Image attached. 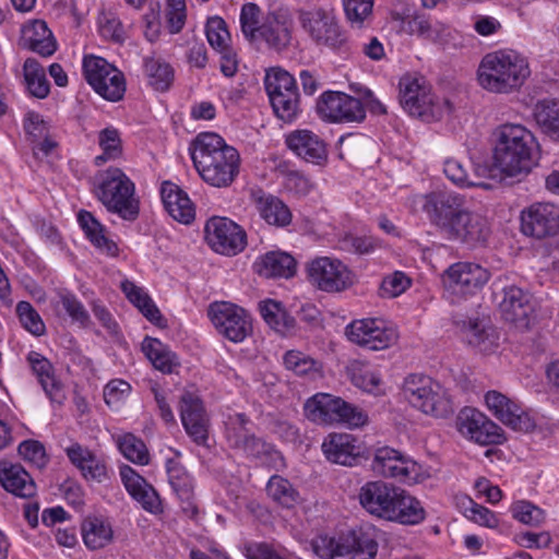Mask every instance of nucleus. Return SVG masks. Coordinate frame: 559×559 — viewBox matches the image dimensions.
Wrapping results in <instances>:
<instances>
[{
  "label": "nucleus",
  "mask_w": 559,
  "mask_h": 559,
  "mask_svg": "<svg viewBox=\"0 0 559 559\" xmlns=\"http://www.w3.org/2000/svg\"><path fill=\"white\" fill-rule=\"evenodd\" d=\"M423 210L444 239L469 247L484 243L489 234L487 219L466 206L455 192H432L424 197Z\"/></svg>",
  "instance_id": "obj_1"
},
{
  "label": "nucleus",
  "mask_w": 559,
  "mask_h": 559,
  "mask_svg": "<svg viewBox=\"0 0 559 559\" xmlns=\"http://www.w3.org/2000/svg\"><path fill=\"white\" fill-rule=\"evenodd\" d=\"M193 165L200 177L215 188L229 187L240 170V155L214 132H202L190 147Z\"/></svg>",
  "instance_id": "obj_2"
},
{
  "label": "nucleus",
  "mask_w": 559,
  "mask_h": 559,
  "mask_svg": "<svg viewBox=\"0 0 559 559\" xmlns=\"http://www.w3.org/2000/svg\"><path fill=\"white\" fill-rule=\"evenodd\" d=\"M492 165L504 177L527 175L537 162L539 143L522 124L504 123L495 131Z\"/></svg>",
  "instance_id": "obj_3"
},
{
  "label": "nucleus",
  "mask_w": 559,
  "mask_h": 559,
  "mask_svg": "<svg viewBox=\"0 0 559 559\" xmlns=\"http://www.w3.org/2000/svg\"><path fill=\"white\" fill-rule=\"evenodd\" d=\"M531 76L528 59L518 50L501 48L486 53L477 68L478 85L488 93L509 95Z\"/></svg>",
  "instance_id": "obj_4"
},
{
  "label": "nucleus",
  "mask_w": 559,
  "mask_h": 559,
  "mask_svg": "<svg viewBox=\"0 0 559 559\" xmlns=\"http://www.w3.org/2000/svg\"><path fill=\"white\" fill-rule=\"evenodd\" d=\"M297 19L309 40L320 49H328L343 58L352 52L347 32L333 10L313 5L298 10Z\"/></svg>",
  "instance_id": "obj_5"
},
{
  "label": "nucleus",
  "mask_w": 559,
  "mask_h": 559,
  "mask_svg": "<svg viewBox=\"0 0 559 559\" xmlns=\"http://www.w3.org/2000/svg\"><path fill=\"white\" fill-rule=\"evenodd\" d=\"M95 194L109 213L133 222L140 214V200L135 185L130 177L118 167H109L96 176Z\"/></svg>",
  "instance_id": "obj_6"
},
{
  "label": "nucleus",
  "mask_w": 559,
  "mask_h": 559,
  "mask_svg": "<svg viewBox=\"0 0 559 559\" xmlns=\"http://www.w3.org/2000/svg\"><path fill=\"white\" fill-rule=\"evenodd\" d=\"M401 394L412 408L426 416L447 418L454 412L449 391L440 382L423 373L405 377Z\"/></svg>",
  "instance_id": "obj_7"
},
{
  "label": "nucleus",
  "mask_w": 559,
  "mask_h": 559,
  "mask_svg": "<svg viewBox=\"0 0 559 559\" xmlns=\"http://www.w3.org/2000/svg\"><path fill=\"white\" fill-rule=\"evenodd\" d=\"M304 411L305 416L318 425H346L349 428H359L368 423L365 411L330 393H316L306 401Z\"/></svg>",
  "instance_id": "obj_8"
},
{
  "label": "nucleus",
  "mask_w": 559,
  "mask_h": 559,
  "mask_svg": "<svg viewBox=\"0 0 559 559\" xmlns=\"http://www.w3.org/2000/svg\"><path fill=\"white\" fill-rule=\"evenodd\" d=\"M251 421L242 413L228 415L225 420V438L231 448L241 450L248 456L259 459L275 469L285 466V461L280 451L272 444L257 438L247 427Z\"/></svg>",
  "instance_id": "obj_9"
},
{
  "label": "nucleus",
  "mask_w": 559,
  "mask_h": 559,
  "mask_svg": "<svg viewBox=\"0 0 559 559\" xmlns=\"http://www.w3.org/2000/svg\"><path fill=\"white\" fill-rule=\"evenodd\" d=\"M490 278V272L479 263L459 261L441 275V283L451 302H461L478 294Z\"/></svg>",
  "instance_id": "obj_10"
},
{
  "label": "nucleus",
  "mask_w": 559,
  "mask_h": 559,
  "mask_svg": "<svg viewBox=\"0 0 559 559\" xmlns=\"http://www.w3.org/2000/svg\"><path fill=\"white\" fill-rule=\"evenodd\" d=\"M82 74L86 83L108 102L122 99L127 82L124 74L105 58L90 53L82 59Z\"/></svg>",
  "instance_id": "obj_11"
},
{
  "label": "nucleus",
  "mask_w": 559,
  "mask_h": 559,
  "mask_svg": "<svg viewBox=\"0 0 559 559\" xmlns=\"http://www.w3.org/2000/svg\"><path fill=\"white\" fill-rule=\"evenodd\" d=\"M399 85L401 105L411 116L427 121L441 118L448 104L431 93L424 78L405 75Z\"/></svg>",
  "instance_id": "obj_12"
},
{
  "label": "nucleus",
  "mask_w": 559,
  "mask_h": 559,
  "mask_svg": "<svg viewBox=\"0 0 559 559\" xmlns=\"http://www.w3.org/2000/svg\"><path fill=\"white\" fill-rule=\"evenodd\" d=\"M371 467L376 474L406 485L418 484L429 477V472L423 465L390 447L376 451Z\"/></svg>",
  "instance_id": "obj_13"
},
{
  "label": "nucleus",
  "mask_w": 559,
  "mask_h": 559,
  "mask_svg": "<svg viewBox=\"0 0 559 559\" xmlns=\"http://www.w3.org/2000/svg\"><path fill=\"white\" fill-rule=\"evenodd\" d=\"M207 316L217 332L233 343H241L252 334V318L242 307L229 301L212 302Z\"/></svg>",
  "instance_id": "obj_14"
},
{
  "label": "nucleus",
  "mask_w": 559,
  "mask_h": 559,
  "mask_svg": "<svg viewBox=\"0 0 559 559\" xmlns=\"http://www.w3.org/2000/svg\"><path fill=\"white\" fill-rule=\"evenodd\" d=\"M265 91L276 116L293 120L298 112V92L294 76L281 68L270 69L264 79Z\"/></svg>",
  "instance_id": "obj_15"
},
{
  "label": "nucleus",
  "mask_w": 559,
  "mask_h": 559,
  "mask_svg": "<svg viewBox=\"0 0 559 559\" xmlns=\"http://www.w3.org/2000/svg\"><path fill=\"white\" fill-rule=\"evenodd\" d=\"M345 334L352 343L371 350L389 348L399 338L396 329L381 318L354 320L346 325Z\"/></svg>",
  "instance_id": "obj_16"
},
{
  "label": "nucleus",
  "mask_w": 559,
  "mask_h": 559,
  "mask_svg": "<svg viewBox=\"0 0 559 559\" xmlns=\"http://www.w3.org/2000/svg\"><path fill=\"white\" fill-rule=\"evenodd\" d=\"M310 283L326 293H340L354 283V274L341 260L331 257H317L307 264Z\"/></svg>",
  "instance_id": "obj_17"
},
{
  "label": "nucleus",
  "mask_w": 559,
  "mask_h": 559,
  "mask_svg": "<svg viewBox=\"0 0 559 559\" xmlns=\"http://www.w3.org/2000/svg\"><path fill=\"white\" fill-rule=\"evenodd\" d=\"M455 427L463 438L480 445L501 444L504 441L502 429L474 407L460 411Z\"/></svg>",
  "instance_id": "obj_18"
},
{
  "label": "nucleus",
  "mask_w": 559,
  "mask_h": 559,
  "mask_svg": "<svg viewBox=\"0 0 559 559\" xmlns=\"http://www.w3.org/2000/svg\"><path fill=\"white\" fill-rule=\"evenodd\" d=\"M317 111L330 122H361L366 117L360 99L342 92H324L318 99Z\"/></svg>",
  "instance_id": "obj_19"
},
{
  "label": "nucleus",
  "mask_w": 559,
  "mask_h": 559,
  "mask_svg": "<svg viewBox=\"0 0 559 559\" xmlns=\"http://www.w3.org/2000/svg\"><path fill=\"white\" fill-rule=\"evenodd\" d=\"M379 530L374 526L353 532L335 542L330 540V559H373L379 548Z\"/></svg>",
  "instance_id": "obj_20"
},
{
  "label": "nucleus",
  "mask_w": 559,
  "mask_h": 559,
  "mask_svg": "<svg viewBox=\"0 0 559 559\" xmlns=\"http://www.w3.org/2000/svg\"><path fill=\"white\" fill-rule=\"evenodd\" d=\"M205 239L216 252L234 255L246 247V233L226 217H212L205 224Z\"/></svg>",
  "instance_id": "obj_21"
},
{
  "label": "nucleus",
  "mask_w": 559,
  "mask_h": 559,
  "mask_svg": "<svg viewBox=\"0 0 559 559\" xmlns=\"http://www.w3.org/2000/svg\"><path fill=\"white\" fill-rule=\"evenodd\" d=\"M484 400L487 409L503 425L524 432L534 429V418L516 401L496 390L488 391Z\"/></svg>",
  "instance_id": "obj_22"
},
{
  "label": "nucleus",
  "mask_w": 559,
  "mask_h": 559,
  "mask_svg": "<svg viewBox=\"0 0 559 559\" xmlns=\"http://www.w3.org/2000/svg\"><path fill=\"white\" fill-rule=\"evenodd\" d=\"M71 464L88 483L103 484L110 480L111 469L104 455H98L87 447L74 442L64 449Z\"/></svg>",
  "instance_id": "obj_23"
},
{
  "label": "nucleus",
  "mask_w": 559,
  "mask_h": 559,
  "mask_svg": "<svg viewBox=\"0 0 559 559\" xmlns=\"http://www.w3.org/2000/svg\"><path fill=\"white\" fill-rule=\"evenodd\" d=\"M121 483L129 496L150 514L159 515L164 504L157 490L130 465L119 466Z\"/></svg>",
  "instance_id": "obj_24"
},
{
  "label": "nucleus",
  "mask_w": 559,
  "mask_h": 559,
  "mask_svg": "<svg viewBox=\"0 0 559 559\" xmlns=\"http://www.w3.org/2000/svg\"><path fill=\"white\" fill-rule=\"evenodd\" d=\"M521 230L527 236L543 238L559 233V206L534 203L521 213Z\"/></svg>",
  "instance_id": "obj_25"
},
{
  "label": "nucleus",
  "mask_w": 559,
  "mask_h": 559,
  "mask_svg": "<svg viewBox=\"0 0 559 559\" xmlns=\"http://www.w3.org/2000/svg\"><path fill=\"white\" fill-rule=\"evenodd\" d=\"M180 419L187 435L199 445L209 439L210 419L202 400L194 393L186 392L180 399Z\"/></svg>",
  "instance_id": "obj_26"
},
{
  "label": "nucleus",
  "mask_w": 559,
  "mask_h": 559,
  "mask_svg": "<svg viewBox=\"0 0 559 559\" xmlns=\"http://www.w3.org/2000/svg\"><path fill=\"white\" fill-rule=\"evenodd\" d=\"M292 39V17L287 9L269 11L262 19L257 41H264L270 48L282 50Z\"/></svg>",
  "instance_id": "obj_27"
},
{
  "label": "nucleus",
  "mask_w": 559,
  "mask_h": 559,
  "mask_svg": "<svg viewBox=\"0 0 559 559\" xmlns=\"http://www.w3.org/2000/svg\"><path fill=\"white\" fill-rule=\"evenodd\" d=\"M397 489V486L383 480H370L359 488L357 498L368 514L383 520Z\"/></svg>",
  "instance_id": "obj_28"
},
{
  "label": "nucleus",
  "mask_w": 559,
  "mask_h": 559,
  "mask_svg": "<svg viewBox=\"0 0 559 559\" xmlns=\"http://www.w3.org/2000/svg\"><path fill=\"white\" fill-rule=\"evenodd\" d=\"M531 299V295L518 286L506 287L500 302L503 319L520 330L527 329L534 311Z\"/></svg>",
  "instance_id": "obj_29"
},
{
  "label": "nucleus",
  "mask_w": 559,
  "mask_h": 559,
  "mask_svg": "<svg viewBox=\"0 0 559 559\" xmlns=\"http://www.w3.org/2000/svg\"><path fill=\"white\" fill-rule=\"evenodd\" d=\"M426 510L419 499L399 487L383 521L415 526L424 522Z\"/></svg>",
  "instance_id": "obj_30"
},
{
  "label": "nucleus",
  "mask_w": 559,
  "mask_h": 559,
  "mask_svg": "<svg viewBox=\"0 0 559 559\" xmlns=\"http://www.w3.org/2000/svg\"><path fill=\"white\" fill-rule=\"evenodd\" d=\"M27 361L51 404L62 405L67 397L66 391L62 382L56 376L52 364L37 352H31L27 355Z\"/></svg>",
  "instance_id": "obj_31"
},
{
  "label": "nucleus",
  "mask_w": 559,
  "mask_h": 559,
  "mask_svg": "<svg viewBox=\"0 0 559 559\" xmlns=\"http://www.w3.org/2000/svg\"><path fill=\"white\" fill-rule=\"evenodd\" d=\"M325 457L335 464L353 466L361 454V445L350 433L332 432L322 442Z\"/></svg>",
  "instance_id": "obj_32"
},
{
  "label": "nucleus",
  "mask_w": 559,
  "mask_h": 559,
  "mask_svg": "<svg viewBox=\"0 0 559 559\" xmlns=\"http://www.w3.org/2000/svg\"><path fill=\"white\" fill-rule=\"evenodd\" d=\"M251 201L267 225L283 228L292 223L293 214L280 198L259 189L251 192Z\"/></svg>",
  "instance_id": "obj_33"
},
{
  "label": "nucleus",
  "mask_w": 559,
  "mask_h": 559,
  "mask_svg": "<svg viewBox=\"0 0 559 559\" xmlns=\"http://www.w3.org/2000/svg\"><path fill=\"white\" fill-rule=\"evenodd\" d=\"M287 146L300 158L320 165L328 158L325 143L310 130H296L286 138Z\"/></svg>",
  "instance_id": "obj_34"
},
{
  "label": "nucleus",
  "mask_w": 559,
  "mask_h": 559,
  "mask_svg": "<svg viewBox=\"0 0 559 559\" xmlns=\"http://www.w3.org/2000/svg\"><path fill=\"white\" fill-rule=\"evenodd\" d=\"M347 373L357 389L373 396L386 394V383L380 367L367 361L354 360L347 367Z\"/></svg>",
  "instance_id": "obj_35"
},
{
  "label": "nucleus",
  "mask_w": 559,
  "mask_h": 559,
  "mask_svg": "<svg viewBox=\"0 0 559 559\" xmlns=\"http://www.w3.org/2000/svg\"><path fill=\"white\" fill-rule=\"evenodd\" d=\"M165 467L170 487L181 502L186 504L182 506L183 511L190 512L192 515L195 514L198 512V508L193 503V477L177 459H168Z\"/></svg>",
  "instance_id": "obj_36"
},
{
  "label": "nucleus",
  "mask_w": 559,
  "mask_h": 559,
  "mask_svg": "<svg viewBox=\"0 0 559 559\" xmlns=\"http://www.w3.org/2000/svg\"><path fill=\"white\" fill-rule=\"evenodd\" d=\"M160 197L165 210L174 219L186 225L194 219V205L188 194L177 185L165 181L160 188Z\"/></svg>",
  "instance_id": "obj_37"
},
{
  "label": "nucleus",
  "mask_w": 559,
  "mask_h": 559,
  "mask_svg": "<svg viewBox=\"0 0 559 559\" xmlns=\"http://www.w3.org/2000/svg\"><path fill=\"white\" fill-rule=\"evenodd\" d=\"M22 40L32 51L50 57L57 50V40L44 20H29L22 26Z\"/></svg>",
  "instance_id": "obj_38"
},
{
  "label": "nucleus",
  "mask_w": 559,
  "mask_h": 559,
  "mask_svg": "<svg viewBox=\"0 0 559 559\" xmlns=\"http://www.w3.org/2000/svg\"><path fill=\"white\" fill-rule=\"evenodd\" d=\"M76 218L85 237L100 253L107 257L118 255L117 243L107 236L106 227L91 212L81 210Z\"/></svg>",
  "instance_id": "obj_39"
},
{
  "label": "nucleus",
  "mask_w": 559,
  "mask_h": 559,
  "mask_svg": "<svg viewBox=\"0 0 559 559\" xmlns=\"http://www.w3.org/2000/svg\"><path fill=\"white\" fill-rule=\"evenodd\" d=\"M0 484L5 491L20 498H29L36 492L33 478L19 464L0 462Z\"/></svg>",
  "instance_id": "obj_40"
},
{
  "label": "nucleus",
  "mask_w": 559,
  "mask_h": 559,
  "mask_svg": "<svg viewBox=\"0 0 559 559\" xmlns=\"http://www.w3.org/2000/svg\"><path fill=\"white\" fill-rule=\"evenodd\" d=\"M82 539L90 550L105 548L114 540V528L109 519L90 515L82 523Z\"/></svg>",
  "instance_id": "obj_41"
},
{
  "label": "nucleus",
  "mask_w": 559,
  "mask_h": 559,
  "mask_svg": "<svg viewBox=\"0 0 559 559\" xmlns=\"http://www.w3.org/2000/svg\"><path fill=\"white\" fill-rule=\"evenodd\" d=\"M257 272L265 277L289 278L296 272L295 259L283 251H270L255 262Z\"/></svg>",
  "instance_id": "obj_42"
},
{
  "label": "nucleus",
  "mask_w": 559,
  "mask_h": 559,
  "mask_svg": "<svg viewBox=\"0 0 559 559\" xmlns=\"http://www.w3.org/2000/svg\"><path fill=\"white\" fill-rule=\"evenodd\" d=\"M532 116L540 131L552 140H559V99L546 97L537 100Z\"/></svg>",
  "instance_id": "obj_43"
},
{
  "label": "nucleus",
  "mask_w": 559,
  "mask_h": 559,
  "mask_svg": "<svg viewBox=\"0 0 559 559\" xmlns=\"http://www.w3.org/2000/svg\"><path fill=\"white\" fill-rule=\"evenodd\" d=\"M141 349L153 367L163 373H171L179 366L176 354L158 338L145 336Z\"/></svg>",
  "instance_id": "obj_44"
},
{
  "label": "nucleus",
  "mask_w": 559,
  "mask_h": 559,
  "mask_svg": "<svg viewBox=\"0 0 559 559\" xmlns=\"http://www.w3.org/2000/svg\"><path fill=\"white\" fill-rule=\"evenodd\" d=\"M120 288L126 298L152 323H158L162 314L154 300L150 297L144 287L138 286L134 282L124 280Z\"/></svg>",
  "instance_id": "obj_45"
},
{
  "label": "nucleus",
  "mask_w": 559,
  "mask_h": 559,
  "mask_svg": "<svg viewBox=\"0 0 559 559\" xmlns=\"http://www.w3.org/2000/svg\"><path fill=\"white\" fill-rule=\"evenodd\" d=\"M408 27L412 34L439 45L448 44L451 37L449 25L425 15H415L408 22Z\"/></svg>",
  "instance_id": "obj_46"
},
{
  "label": "nucleus",
  "mask_w": 559,
  "mask_h": 559,
  "mask_svg": "<svg viewBox=\"0 0 559 559\" xmlns=\"http://www.w3.org/2000/svg\"><path fill=\"white\" fill-rule=\"evenodd\" d=\"M259 311L265 323L283 335L289 333L295 326V319L280 301L273 299L262 300L259 304Z\"/></svg>",
  "instance_id": "obj_47"
},
{
  "label": "nucleus",
  "mask_w": 559,
  "mask_h": 559,
  "mask_svg": "<svg viewBox=\"0 0 559 559\" xmlns=\"http://www.w3.org/2000/svg\"><path fill=\"white\" fill-rule=\"evenodd\" d=\"M265 489L267 496L283 508H294L301 501L299 491L283 476H271Z\"/></svg>",
  "instance_id": "obj_48"
},
{
  "label": "nucleus",
  "mask_w": 559,
  "mask_h": 559,
  "mask_svg": "<svg viewBox=\"0 0 559 559\" xmlns=\"http://www.w3.org/2000/svg\"><path fill=\"white\" fill-rule=\"evenodd\" d=\"M123 457L141 466L150 463V452L144 441L131 432H123L114 437Z\"/></svg>",
  "instance_id": "obj_49"
},
{
  "label": "nucleus",
  "mask_w": 559,
  "mask_h": 559,
  "mask_svg": "<svg viewBox=\"0 0 559 559\" xmlns=\"http://www.w3.org/2000/svg\"><path fill=\"white\" fill-rule=\"evenodd\" d=\"M144 74L148 84L159 92L167 91L174 81V69L171 66L155 57L144 59Z\"/></svg>",
  "instance_id": "obj_50"
},
{
  "label": "nucleus",
  "mask_w": 559,
  "mask_h": 559,
  "mask_svg": "<svg viewBox=\"0 0 559 559\" xmlns=\"http://www.w3.org/2000/svg\"><path fill=\"white\" fill-rule=\"evenodd\" d=\"M284 365L297 376L317 379L323 374L321 361L300 350H288L284 355Z\"/></svg>",
  "instance_id": "obj_51"
},
{
  "label": "nucleus",
  "mask_w": 559,
  "mask_h": 559,
  "mask_svg": "<svg viewBox=\"0 0 559 559\" xmlns=\"http://www.w3.org/2000/svg\"><path fill=\"white\" fill-rule=\"evenodd\" d=\"M102 154L95 157V165L100 166L108 160H116L123 154L121 133L115 127H106L97 136Z\"/></svg>",
  "instance_id": "obj_52"
},
{
  "label": "nucleus",
  "mask_w": 559,
  "mask_h": 559,
  "mask_svg": "<svg viewBox=\"0 0 559 559\" xmlns=\"http://www.w3.org/2000/svg\"><path fill=\"white\" fill-rule=\"evenodd\" d=\"M24 79L28 92L37 98H46L50 92V84L44 68L33 58H27L23 66Z\"/></svg>",
  "instance_id": "obj_53"
},
{
  "label": "nucleus",
  "mask_w": 559,
  "mask_h": 559,
  "mask_svg": "<svg viewBox=\"0 0 559 559\" xmlns=\"http://www.w3.org/2000/svg\"><path fill=\"white\" fill-rule=\"evenodd\" d=\"M464 340L481 353H489L498 345V337L492 329H485L476 321L469 322L464 331Z\"/></svg>",
  "instance_id": "obj_54"
},
{
  "label": "nucleus",
  "mask_w": 559,
  "mask_h": 559,
  "mask_svg": "<svg viewBox=\"0 0 559 559\" xmlns=\"http://www.w3.org/2000/svg\"><path fill=\"white\" fill-rule=\"evenodd\" d=\"M205 35L210 46L218 51L230 47L231 36L225 20L218 15L210 16L205 24Z\"/></svg>",
  "instance_id": "obj_55"
},
{
  "label": "nucleus",
  "mask_w": 559,
  "mask_h": 559,
  "mask_svg": "<svg viewBox=\"0 0 559 559\" xmlns=\"http://www.w3.org/2000/svg\"><path fill=\"white\" fill-rule=\"evenodd\" d=\"M263 16L260 7L253 2H247L241 7L239 14L240 28L243 37L249 41H257Z\"/></svg>",
  "instance_id": "obj_56"
},
{
  "label": "nucleus",
  "mask_w": 559,
  "mask_h": 559,
  "mask_svg": "<svg viewBox=\"0 0 559 559\" xmlns=\"http://www.w3.org/2000/svg\"><path fill=\"white\" fill-rule=\"evenodd\" d=\"M443 173L445 177L459 188L478 187L489 189V185L483 181H476L471 178L463 163L455 158H448L443 165Z\"/></svg>",
  "instance_id": "obj_57"
},
{
  "label": "nucleus",
  "mask_w": 559,
  "mask_h": 559,
  "mask_svg": "<svg viewBox=\"0 0 559 559\" xmlns=\"http://www.w3.org/2000/svg\"><path fill=\"white\" fill-rule=\"evenodd\" d=\"M21 325L31 334L40 336L46 332V325L37 310L28 301H19L15 308Z\"/></svg>",
  "instance_id": "obj_58"
},
{
  "label": "nucleus",
  "mask_w": 559,
  "mask_h": 559,
  "mask_svg": "<svg viewBox=\"0 0 559 559\" xmlns=\"http://www.w3.org/2000/svg\"><path fill=\"white\" fill-rule=\"evenodd\" d=\"M131 392L132 386L129 382L112 379L104 388V401L111 409L119 411L126 405Z\"/></svg>",
  "instance_id": "obj_59"
},
{
  "label": "nucleus",
  "mask_w": 559,
  "mask_h": 559,
  "mask_svg": "<svg viewBox=\"0 0 559 559\" xmlns=\"http://www.w3.org/2000/svg\"><path fill=\"white\" fill-rule=\"evenodd\" d=\"M511 512L515 520L525 525L539 526L546 520L545 511L526 500L513 503L511 506Z\"/></svg>",
  "instance_id": "obj_60"
},
{
  "label": "nucleus",
  "mask_w": 559,
  "mask_h": 559,
  "mask_svg": "<svg viewBox=\"0 0 559 559\" xmlns=\"http://www.w3.org/2000/svg\"><path fill=\"white\" fill-rule=\"evenodd\" d=\"M374 0H343V7L347 20L354 25L361 26L373 10Z\"/></svg>",
  "instance_id": "obj_61"
},
{
  "label": "nucleus",
  "mask_w": 559,
  "mask_h": 559,
  "mask_svg": "<svg viewBox=\"0 0 559 559\" xmlns=\"http://www.w3.org/2000/svg\"><path fill=\"white\" fill-rule=\"evenodd\" d=\"M411 284V278L404 272L395 271L382 278L380 294L382 297L394 298L402 295Z\"/></svg>",
  "instance_id": "obj_62"
},
{
  "label": "nucleus",
  "mask_w": 559,
  "mask_h": 559,
  "mask_svg": "<svg viewBox=\"0 0 559 559\" xmlns=\"http://www.w3.org/2000/svg\"><path fill=\"white\" fill-rule=\"evenodd\" d=\"M60 301L63 310L69 314L73 322L79 323L81 326H86L88 324L90 314L75 295L71 293L61 294Z\"/></svg>",
  "instance_id": "obj_63"
},
{
  "label": "nucleus",
  "mask_w": 559,
  "mask_h": 559,
  "mask_svg": "<svg viewBox=\"0 0 559 559\" xmlns=\"http://www.w3.org/2000/svg\"><path fill=\"white\" fill-rule=\"evenodd\" d=\"M247 559H288L285 554L267 543H249L243 548Z\"/></svg>",
  "instance_id": "obj_64"
}]
</instances>
